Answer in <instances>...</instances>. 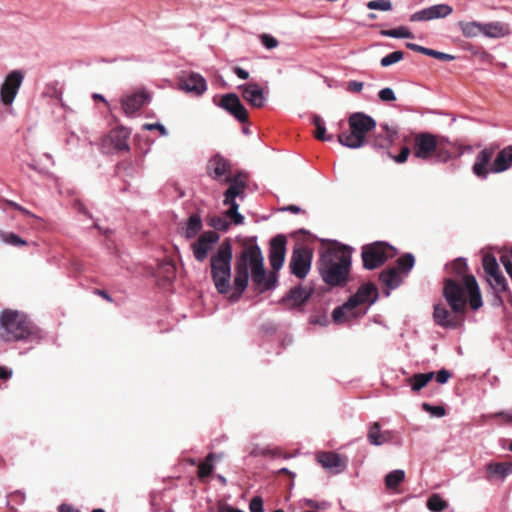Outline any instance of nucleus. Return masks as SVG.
I'll use <instances>...</instances> for the list:
<instances>
[{
  "label": "nucleus",
  "mask_w": 512,
  "mask_h": 512,
  "mask_svg": "<svg viewBox=\"0 0 512 512\" xmlns=\"http://www.w3.org/2000/svg\"><path fill=\"white\" fill-rule=\"evenodd\" d=\"M494 156L493 148H484L476 156L472 171L479 179H487L489 173H502L512 165V145H509L498 152L491 165Z\"/></svg>",
  "instance_id": "obj_6"
},
{
  "label": "nucleus",
  "mask_w": 512,
  "mask_h": 512,
  "mask_svg": "<svg viewBox=\"0 0 512 512\" xmlns=\"http://www.w3.org/2000/svg\"><path fill=\"white\" fill-rule=\"evenodd\" d=\"M350 132L338 135V142L350 149H358L365 145L366 134L376 127V121L363 112H355L349 117Z\"/></svg>",
  "instance_id": "obj_7"
},
{
  "label": "nucleus",
  "mask_w": 512,
  "mask_h": 512,
  "mask_svg": "<svg viewBox=\"0 0 512 512\" xmlns=\"http://www.w3.org/2000/svg\"><path fill=\"white\" fill-rule=\"evenodd\" d=\"M448 506V503L442 499L439 494H433L427 501V508L431 512H441Z\"/></svg>",
  "instance_id": "obj_38"
},
{
  "label": "nucleus",
  "mask_w": 512,
  "mask_h": 512,
  "mask_svg": "<svg viewBox=\"0 0 512 512\" xmlns=\"http://www.w3.org/2000/svg\"><path fill=\"white\" fill-rule=\"evenodd\" d=\"M483 35L488 38H501L510 34V27L503 22L482 23Z\"/></svg>",
  "instance_id": "obj_28"
},
{
  "label": "nucleus",
  "mask_w": 512,
  "mask_h": 512,
  "mask_svg": "<svg viewBox=\"0 0 512 512\" xmlns=\"http://www.w3.org/2000/svg\"><path fill=\"white\" fill-rule=\"evenodd\" d=\"M220 240V235L215 231H205L191 244L194 258L198 262H204L214 245Z\"/></svg>",
  "instance_id": "obj_12"
},
{
  "label": "nucleus",
  "mask_w": 512,
  "mask_h": 512,
  "mask_svg": "<svg viewBox=\"0 0 512 512\" xmlns=\"http://www.w3.org/2000/svg\"><path fill=\"white\" fill-rule=\"evenodd\" d=\"M430 20H432V14H431L430 7L419 10L410 16L411 22L430 21Z\"/></svg>",
  "instance_id": "obj_46"
},
{
  "label": "nucleus",
  "mask_w": 512,
  "mask_h": 512,
  "mask_svg": "<svg viewBox=\"0 0 512 512\" xmlns=\"http://www.w3.org/2000/svg\"><path fill=\"white\" fill-rule=\"evenodd\" d=\"M410 154V149L405 146L401 149L400 153L394 157L395 162L397 163H404Z\"/></svg>",
  "instance_id": "obj_59"
},
{
  "label": "nucleus",
  "mask_w": 512,
  "mask_h": 512,
  "mask_svg": "<svg viewBox=\"0 0 512 512\" xmlns=\"http://www.w3.org/2000/svg\"><path fill=\"white\" fill-rule=\"evenodd\" d=\"M250 512H264L263 499L260 496H255L251 499L249 504Z\"/></svg>",
  "instance_id": "obj_56"
},
{
  "label": "nucleus",
  "mask_w": 512,
  "mask_h": 512,
  "mask_svg": "<svg viewBox=\"0 0 512 512\" xmlns=\"http://www.w3.org/2000/svg\"><path fill=\"white\" fill-rule=\"evenodd\" d=\"M438 136L429 132H422L414 139L413 155L422 160H428L434 156L437 149Z\"/></svg>",
  "instance_id": "obj_13"
},
{
  "label": "nucleus",
  "mask_w": 512,
  "mask_h": 512,
  "mask_svg": "<svg viewBox=\"0 0 512 512\" xmlns=\"http://www.w3.org/2000/svg\"><path fill=\"white\" fill-rule=\"evenodd\" d=\"M397 264L401 270L408 272L413 268L415 258L411 253H406L404 256L398 258Z\"/></svg>",
  "instance_id": "obj_43"
},
{
  "label": "nucleus",
  "mask_w": 512,
  "mask_h": 512,
  "mask_svg": "<svg viewBox=\"0 0 512 512\" xmlns=\"http://www.w3.org/2000/svg\"><path fill=\"white\" fill-rule=\"evenodd\" d=\"M312 124L316 127L315 137L321 141H332V135H326V127L323 118L319 115H313Z\"/></svg>",
  "instance_id": "obj_34"
},
{
  "label": "nucleus",
  "mask_w": 512,
  "mask_h": 512,
  "mask_svg": "<svg viewBox=\"0 0 512 512\" xmlns=\"http://www.w3.org/2000/svg\"><path fill=\"white\" fill-rule=\"evenodd\" d=\"M405 479V471L396 469L385 476V484L390 489H395Z\"/></svg>",
  "instance_id": "obj_35"
},
{
  "label": "nucleus",
  "mask_w": 512,
  "mask_h": 512,
  "mask_svg": "<svg viewBox=\"0 0 512 512\" xmlns=\"http://www.w3.org/2000/svg\"><path fill=\"white\" fill-rule=\"evenodd\" d=\"M381 35L386 36V37H391V38H397V39L398 38L410 39V38L414 37L413 33L404 26H400V27L390 29V30H382Z\"/></svg>",
  "instance_id": "obj_36"
},
{
  "label": "nucleus",
  "mask_w": 512,
  "mask_h": 512,
  "mask_svg": "<svg viewBox=\"0 0 512 512\" xmlns=\"http://www.w3.org/2000/svg\"><path fill=\"white\" fill-rule=\"evenodd\" d=\"M490 281L495 289H498L499 291L506 290L507 281L500 272L495 275H491Z\"/></svg>",
  "instance_id": "obj_50"
},
{
  "label": "nucleus",
  "mask_w": 512,
  "mask_h": 512,
  "mask_svg": "<svg viewBox=\"0 0 512 512\" xmlns=\"http://www.w3.org/2000/svg\"><path fill=\"white\" fill-rule=\"evenodd\" d=\"M451 269L453 272H455L458 276H463V278L466 276V270H467V263L464 258H458L454 260L451 263Z\"/></svg>",
  "instance_id": "obj_47"
},
{
  "label": "nucleus",
  "mask_w": 512,
  "mask_h": 512,
  "mask_svg": "<svg viewBox=\"0 0 512 512\" xmlns=\"http://www.w3.org/2000/svg\"><path fill=\"white\" fill-rule=\"evenodd\" d=\"M309 323L312 325H319L325 327L329 324L328 316L325 312L311 315Z\"/></svg>",
  "instance_id": "obj_53"
},
{
  "label": "nucleus",
  "mask_w": 512,
  "mask_h": 512,
  "mask_svg": "<svg viewBox=\"0 0 512 512\" xmlns=\"http://www.w3.org/2000/svg\"><path fill=\"white\" fill-rule=\"evenodd\" d=\"M457 26L465 38H476L480 35H483L481 22L459 21Z\"/></svg>",
  "instance_id": "obj_31"
},
{
  "label": "nucleus",
  "mask_w": 512,
  "mask_h": 512,
  "mask_svg": "<svg viewBox=\"0 0 512 512\" xmlns=\"http://www.w3.org/2000/svg\"><path fill=\"white\" fill-rule=\"evenodd\" d=\"M43 338L41 329L17 310H4L0 314V339L4 342L39 343Z\"/></svg>",
  "instance_id": "obj_3"
},
{
  "label": "nucleus",
  "mask_w": 512,
  "mask_h": 512,
  "mask_svg": "<svg viewBox=\"0 0 512 512\" xmlns=\"http://www.w3.org/2000/svg\"><path fill=\"white\" fill-rule=\"evenodd\" d=\"M311 296V291L304 288L301 285L293 287L289 292L281 299L282 303L291 302L293 307H299L303 305Z\"/></svg>",
  "instance_id": "obj_25"
},
{
  "label": "nucleus",
  "mask_w": 512,
  "mask_h": 512,
  "mask_svg": "<svg viewBox=\"0 0 512 512\" xmlns=\"http://www.w3.org/2000/svg\"><path fill=\"white\" fill-rule=\"evenodd\" d=\"M355 309L356 308L347 300L333 310L332 321L335 324H343L351 319L357 318L359 313H357Z\"/></svg>",
  "instance_id": "obj_24"
},
{
  "label": "nucleus",
  "mask_w": 512,
  "mask_h": 512,
  "mask_svg": "<svg viewBox=\"0 0 512 512\" xmlns=\"http://www.w3.org/2000/svg\"><path fill=\"white\" fill-rule=\"evenodd\" d=\"M150 101L151 95L145 89H139L131 94L124 95L120 103L123 113L127 117H134Z\"/></svg>",
  "instance_id": "obj_11"
},
{
  "label": "nucleus",
  "mask_w": 512,
  "mask_h": 512,
  "mask_svg": "<svg viewBox=\"0 0 512 512\" xmlns=\"http://www.w3.org/2000/svg\"><path fill=\"white\" fill-rule=\"evenodd\" d=\"M23 82V74L19 70L9 73L1 86V102L5 106H11Z\"/></svg>",
  "instance_id": "obj_14"
},
{
  "label": "nucleus",
  "mask_w": 512,
  "mask_h": 512,
  "mask_svg": "<svg viewBox=\"0 0 512 512\" xmlns=\"http://www.w3.org/2000/svg\"><path fill=\"white\" fill-rule=\"evenodd\" d=\"M178 86L180 90L196 96H201L207 90L205 78L195 72L183 73V75L179 77Z\"/></svg>",
  "instance_id": "obj_15"
},
{
  "label": "nucleus",
  "mask_w": 512,
  "mask_h": 512,
  "mask_svg": "<svg viewBox=\"0 0 512 512\" xmlns=\"http://www.w3.org/2000/svg\"><path fill=\"white\" fill-rule=\"evenodd\" d=\"M488 477H495L504 480L512 474V462L489 463L486 467Z\"/></svg>",
  "instance_id": "obj_30"
},
{
  "label": "nucleus",
  "mask_w": 512,
  "mask_h": 512,
  "mask_svg": "<svg viewBox=\"0 0 512 512\" xmlns=\"http://www.w3.org/2000/svg\"><path fill=\"white\" fill-rule=\"evenodd\" d=\"M379 280L387 288L384 291L385 296H389L390 291L398 288L402 282V278L396 268L383 270L379 275Z\"/></svg>",
  "instance_id": "obj_26"
},
{
  "label": "nucleus",
  "mask_w": 512,
  "mask_h": 512,
  "mask_svg": "<svg viewBox=\"0 0 512 512\" xmlns=\"http://www.w3.org/2000/svg\"><path fill=\"white\" fill-rule=\"evenodd\" d=\"M317 460L324 469L333 474L342 473L348 466V458L335 452H321Z\"/></svg>",
  "instance_id": "obj_18"
},
{
  "label": "nucleus",
  "mask_w": 512,
  "mask_h": 512,
  "mask_svg": "<svg viewBox=\"0 0 512 512\" xmlns=\"http://www.w3.org/2000/svg\"><path fill=\"white\" fill-rule=\"evenodd\" d=\"M231 169L230 161L220 154H215L207 162V174L214 180L220 179Z\"/></svg>",
  "instance_id": "obj_23"
},
{
  "label": "nucleus",
  "mask_w": 512,
  "mask_h": 512,
  "mask_svg": "<svg viewBox=\"0 0 512 512\" xmlns=\"http://www.w3.org/2000/svg\"><path fill=\"white\" fill-rule=\"evenodd\" d=\"M380 128L382 132L374 137L372 145L376 149L388 148L394 142L397 131L388 124H380Z\"/></svg>",
  "instance_id": "obj_27"
},
{
  "label": "nucleus",
  "mask_w": 512,
  "mask_h": 512,
  "mask_svg": "<svg viewBox=\"0 0 512 512\" xmlns=\"http://www.w3.org/2000/svg\"><path fill=\"white\" fill-rule=\"evenodd\" d=\"M451 377V373L446 369H441L436 374V381L439 384H445L449 378Z\"/></svg>",
  "instance_id": "obj_58"
},
{
  "label": "nucleus",
  "mask_w": 512,
  "mask_h": 512,
  "mask_svg": "<svg viewBox=\"0 0 512 512\" xmlns=\"http://www.w3.org/2000/svg\"><path fill=\"white\" fill-rule=\"evenodd\" d=\"M426 55L434 57V58H436L438 60H441V61H446V62H449V61H452V60L455 59L454 55H451V54H448V53H444V52H441V51H437V50H434V49H431V48H428V52H426Z\"/></svg>",
  "instance_id": "obj_54"
},
{
  "label": "nucleus",
  "mask_w": 512,
  "mask_h": 512,
  "mask_svg": "<svg viewBox=\"0 0 512 512\" xmlns=\"http://www.w3.org/2000/svg\"><path fill=\"white\" fill-rule=\"evenodd\" d=\"M259 38L261 44L268 50H272L279 45L278 40L270 34H261Z\"/></svg>",
  "instance_id": "obj_51"
},
{
  "label": "nucleus",
  "mask_w": 512,
  "mask_h": 512,
  "mask_svg": "<svg viewBox=\"0 0 512 512\" xmlns=\"http://www.w3.org/2000/svg\"><path fill=\"white\" fill-rule=\"evenodd\" d=\"M219 106L226 110L240 123H245L248 119L247 109L241 103L239 96L235 93L223 95Z\"/></svg>",
  "instance_id": "obj_16"
},
{
  "label": "nucleus",
  "mask_w": 512,
  "mask_h": 512,
  "mask_svg": "<svg viewBox=\"0 0 512 512\" xmlns=\"http://www.w3.org/2000/svg\"><path fill=\"white\" fill-rule=\"evenodd\" d=\"M233 248L230 239H225L210 258L211 277L219 294L231 290V262Z\"/></svg>",
  "instance_id": "obj_5"
},
{
  "label": "nucleus",
  "mask_w": 512,
  "mask_h": 512,
  "mask_svg": "<svg viewBox=\"0 0 512 512\" xmlns=\"http://www.w3.org/2000/svg\"><path fill=\"white\" fill-rule=\"evenodd\" d=\"M202 219L198 214H192L185 225L184 236L186 239H193L202 230Z\"/></svg>",
  "instance_id": "obj_32"
},
{
  "label": "nucleus",
  "mask_w": 512,
  "mask_h": 512,
  "mask_svg": "<svg viewBox=\"0 0 512 512\" xmlns=\"http://www.w3.org/2000/svg\"><path fill=\"white\" fill-rule=\"evenodd\" d=\"M299 506L301 508L303 507H310L312 509H315V510H326L330 507V503L327 502V501H315L313 499H309V498H303L299 501Z\"/></svg>",
  "instance_id": "obj_41"
},
{
  "label": "nucleus",
  "mask_w": 512,
  "mask_h": 512,
  "mask_svg": "<svg viewBox=\"0 0 512 512\" xmlns=\"http://www.w3.org/2000/svg\"><path fill=\"white\" fill-rule=\"evenodd\" d=\"M312 252L306 247H300L293 250L289 268L291 274L299 279H304L311 269Z\"/></svg>",
  "instance_id": "obj_10"
},
{
  "label": "nucleus",
  "mask_w": 512,
  "mask_h": 512,
  "mask_svg": "<svg viewBox=\"0 0 512 512\" xmlns=\"http://www.w3.org/2000/svg\"><path fill=\"white\" fill-rule=\"evenodd\" d=\"M210 226L219 231H226L229 228V223L226 217L216 216L211 218Z\"/></svg>",
  "instance_id": "obj_52"
},
{
  "label": "nucleus",
  "mask_w": 512,
  "mask_h": 512,
  "mask_svg": "<svg viewBox=\"0 0 512 512\" xmlns=\"http://www.w3.org/2000/svg\"><path fill=\"white\" fill-rule=\"evenodd\" d=\"M371 10L389 11L392 9V3L389 0H372L367 3Z\"/></svg>",
  "instance_id": "obj_45"
},
{
  "label": "nucleus",
  "mask_w": 512,
  "mask_h": 512,
  "mask_svg": "<svg viewBox=\"0 0 512 512\" xmlns=\"http://www.w3.org/2000/svg\"><path fill=\"white\" fill-rule=\"evenodd\" d=\"M406 47L410 50H413V51H416V52H419V53H422L424 55H426V52H428V48L426 47H423V46H420L418 44H415V43H407L406 44Z\"/></svg>",
  "instance_id": "obj_63"
},
{
  "label": "nucleus",
  "mask_w": 512,
  "mask_h": 512,
  "mask_svg": "<svg viewBox=\"0 0 512 512\" xmlns=\"http://www.w3.org/2000/svg\"><path fill=\"white\" fill-rule=\"evenodd\" d=\"M143 129L145 130H159L161 135L166 136L167 135V129L165 126L161 123H146L143 125Z\"/></svg>",
  "instance_id": "obj_57"
},
{
  "label": "nucleus",
  "mask_w": 512,
  "mask_h": 512,
  "mask_svg": "<svg viewBox=\"0 0 512 512\" xmlns=\"http://www.w3.org/2000/svg\"><path fill=\"white\" fill-rule=\"evenodd\" d=\"M482 418L484 420H489V419H494V418H502L506 423H512V410L484 414V415H482Z\"/></svg>",
  "instance_id": "obj_48"
},
{
  "label": "nucleus",
  "mask_w": 512,
  "mask_h": 512,
  "mask_svg": "<svg viewBox=\"0 0 512 512\" xmlns=\"http://www.w3.org/2000/svg\"><path fill=\"white\" fill-rule=\"evenodd\" d=\"M455 154L461 156L463 154L462 147L451 142L447 137L438 136L437 149L434 152V162L447 163Z\"/></svg>",
  "instance_id": "obj_17"
},
{
  "label": "nucleus",
  "mask_w": 512,
  "mask_h": 512,
  "mask_svg": "<svg viewBox=\"0 0 512 512\" xmlns=\"http://www.w3.org/2000/svg\"><path fill=\"white\" fill-rule=\"evenodd\" d=\"M391 246L383 241H376L362 247L361 257L366 270H374L382 266L389 258Z\"/></svg>",
  "instance_id": "obj_9"
},
{
  "label": "nucleus",
  "mask_w": 512,
  "mask_h": 512,
  "mask_svg": "<svg viewBox=\"0 0 512 512\" xmlns=\"http://www.w3.org/2000/svg\"><path fill=\"white\" fill-rule=\"evenodd\" d=\"M226 182L230 183L229 188L224 193V205L229 206L226 212V217L231 218L236 225L243 224L244 216L239 213V204L236 202V197L241 196L246 188L244 182L239 181L238 177H226Z\"/></svg>",
  "instance_id": "obj_8"
},
{
  "label": "nucleus",
  "mask_w": 512,
  "mask_h": 512,
  "mask_svg": "<svg viewBox=\"0 0 512 512\" xmlns=\"http://www.w3.org/2000/svg\"><path fill=\"white\" fill-rule=\"evenodd\" d=\"M443 296L454 313H464L467 302L473 310L482 306V298L474 276H465L463 284L453 279H446Z\"/></svg>",
  "instance_id": "obj_4"
},
{
  "label": "nucleus",
  "mask_w": 512,
  "mask_h": 512,
  "mask_svg": "<svg viewBox=\"0 0 512 512\" xmlns=\"http://www.w3.org/2000/svg\"><path fill=\"white\" fill-rule=\"evenodd\" d=\"M379 99L383 102H391L396 100V95L392 88L386 87L379 91Z\"/></svg>",
  "instance_id": "obj_55"
},
{
  "label": "nucleus",
  "mask_w": 512,
  "mask_h": 512,
  "mask_svg": "<svg viewBox=\"0 0 512 512\" xmlns=\"http://www.w3.org/2000/svg\"><path fill=\"white\" fill-rule=\"evenodd\" d=\"M422 409L426 412H429L434 417H443L446 414L445 408L443 406H434L426 402L422 404Z\"/></svg>",
  "instance_id": "obj_49"
},
{
  "label": "nucleus",
  "mask_w": 512,
  "mask_h": 512,
  "mask_svg": "<svg viewBox=\"0 0 512 512\" xmlns=\"http://www.w3.org/2000/svg\"><path fill=\"white\" fill-rule=\"evenodd\" d=\"M502 263L505 267V270L507 272V274L510 276L511 280H512V262L508 259H505V258H502Z\"/></svg>",
  "instance_id": "obj_64"
},
{
  "label": "nucleus",
  "mask_w": 512,
  "mask_h": 512,
  "mask_svg": "<svg viewBox=\"0 0 512 512\" xmlns=\"http://www.w3.org/2000/svg\"><path fill=\"white\" fill-rule=\"evenodd\" d=\"M242 97L254 108H261L265 105L267 99L263 89L257 83H246L238 86Z\"/></svg>",
  "instance_id": "obj_19"
},
{
  "label": "nucleus",
  "mask_w": 512,
  "mask_h": 512,
  "mask_svg": "<svg viewBox=\"0 0 512 512\" xmlns=\"http://www.w3.org/2000/svg\"><path fill=\"white\" fill-rule=\"evenodd\" d=\"M483 268L488 276L495 275L500 272L496 258L490 254L483 256Z\"/></svg>",
  "instance_id": "obj_39"
},
{
  "label": "nucleus",
  "mask_w": 512,
  "mask_h": 512,
  "mask_svg": "<svg viewBox=\"0 0 512 512\" xmlns=\"http://www.w3.org/2000/svg\"><path fill=\"white\" fill-rule=\"evenodd\" d=\"M377 297L378 294L376 287L372 283H368L360 286L357 292L352 295L348 301L357 308L359 305L364 303H368L369 305L374 304Z\"/></svg>",
  "instance_id": "obj_22"
},
{
  "label": "nucleus",
  "mask_w": 512,
  "mask_h": 512,
  "mask_svg": "<svg viewBox=\"0 0 512 512\" xmlns=\"http://www.w3.org/2000/svg\"><path fill=\"white\" fill-rule=\"evenodd\" d=\"M390 432H382L379 422H373L368 427L367 440L373 446H381L389 439Z\"/></svg>",
  "instance_id": "obj_29"
},
{
  "label": "nucleus",
  "mask_w": 512,
  "mask_h": 512,
  "mask_svg": "<svg viewBox=\"0 0 512 512\" xmlns=\"http://www.w3.org/2000/svg\"><path fill=\"white\" fill-rule=\"evenodd\" d=\"M0 240L6 244L12 245V246H24L27 244V242L19 237L15 233H6L3 231H0Z\"/></svg>",
  "instance_id": "obj_40"
},
{
  "label": "nucleus",
  "mask_w": 512,
  "mask_h": 512,
  "mask_svg": "<svg viewBox=\"0 0 512 512\" xmlns=\"http://www.w3.org/2000/svg\"><path fill=\"white\" fill-rule=\"evenodd\" d=\"M432 20L446 18L452 14L453 8L449 4H436L430 6Z\"/></svg>",
  "instance_id": "obj_37"
},
{
  "label": "nucleus",
  "mask_w": 512,
  "mask_h": 512,
  "mask_svg": "<svg viewBox=\"0 0 512 512\" xmlns=\"http://www.w3.org/2000/svg\"><path fill=\"white\" fill-rule=\"evenodd\" d=\"M352 251V247L345 245L321 251L317 268L325 284L330 287L346 286L352 266Z\"/></svg>",
  "instance_id": "obj_2"
},
{
  "label": "nucleus",
  "mask_w": 512,
  "mask_h": 512,
  "mask_svg": "<svg viewBox=\"0 0 512 512\" xmlns=\"http://www.w3.org/2000/svg\"><path fill=\"white\" fill-rule=\"evenodd\" d=\"M434 372L418 373L413 375L409 381L411 382L412 391H420L434 377Z\"/></svg>",
  "instance_id": "obj_33"
},
{
  "label": "nucleus",
  "mask_w": 512,
  "mask_h": 512,
  "mask_svg": "<svg viewBox=\"0 0 512 512\" xmlns=\"http://www.w3.org/2000/svg\"><path fill=\"white\" fill-rule=\"evenodd\" d=\"M404 57V53L402 51H394L392 53H389L388 55L384 56L380 64L382 67H388L392 64H395L399 61H401Z\"/></svg>",
  "instance_id": "obj_42"
},
{
  "label": "nucleus",
  "mask_w": 512,
  "mask_h": 512,
  "mask_svg": "<svg viewBox=\"0 0 512 512\" xmlns=\"http://www.w3.org/2000/svg\"><path fill=\"white\" fill-rule=\"evenodd\" d=\"M13 371L11 368H8L6 366H0V379L1 380H8L12 377Z\"/></svg>",
  "instance_id": "obj_61"
},
{
  "label": "nucleus",
  "mask_w": 512,
  "mask_h": 512,
  "mask_svg": "<svg viewBox=\"0 0 512 512\" xmlns=\"http://www.w3.org/2000/svg\"><path fill=\"white\" fill-rule=\"evenodd\" d=\"M363 86H364L363 82H360V81H350L348 83V90L356 92V93H359L363 89Z\"/></svg>",
  "instance_id": "obj_60"
},
{
  "label": "nucleus",
  "mask_w": 512,
  "mask_h": 512,
  "mask_svg": "<svg viewBox=\"0 0 512 512\" xmlns=\"http://www.w3.org/2000/svg\"><path fill=\"white\" fill-rule=\"evenodd\" d=\"M211 458H212V454H209L207 456L206 461L200 463V465L198 467V477L200 479H204L212 473L214 466L210 462Z\"/></svg>",
  "instance_id": "obj_44"
},
{
  "label": "nucleus",
  "mask_w": 512,
  "mask_h": 512,
  "mask_svg": "<svg viewBox=\"0 0 512 512\" xmlns=\"http://www.w3.org/2000/svg\"><path fill=\"white\" fill-rule=\"evenodd\" d=\"M130 132L124 127H118L109 132L104 139L105 147H111L117 151H129L130 147L128 144Z\"/></svg>",
  "instance_id": "obj_20"
},
{
  "label": "nucleus",
  "mask_w": 512,
  "mask_h": 512,
  "mask_svg": "<svg viewBox=\"0 0 512 512\" xmlns=\"http://www.w3.org/2000/svg\"><path fill=\"white\" fill-rule=\"evenodd\" d=\"M233 72L240 79L246 80L249 78V72L241 67H238V66L234 67Z\"/></svg>",
  "instance_id": "obj_62"
},
{
  "label": "nucleus",
  "mask_w": 512,
  "mask_h": 512,
  "mask_svg": "<svg viewBox=\"0 0 512 512\" xmlns=\"http://www.w3.org/2000/svg\"><path fill=\"white\" fill-rule=\"evenodd\" d=\"M458 314L459 313H454L453 311L450 312L442 304H435L433 311V320L436 325L442 328L455 329L458 327L460 323Z\"/></svg>",
  "instance_id": "obj_21"
},
{
  "label": "nucleus",
  "mask_w": 512,
  "mask_h": 512,
  "mask_svg": "<svg viewBox=\"0 0 512 512\" xmlns=\"http://www.w3.org/2000/svg\"><path fill=\"white\" fill-rule=\"evenodd\" d=\"M286 244L287 239L283 234H278L271 239L268 258L272 271L267 273L257 237L251 236L244 240L243 249L235 261L233 291L229 296L231 302H237L242 297L249 283V271L258 292L273 291L277 288L278 271L285 261Z\"/></svg>",
  "instance_id": "obj_1"
}]
</instances>
